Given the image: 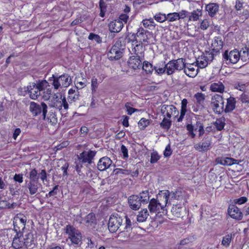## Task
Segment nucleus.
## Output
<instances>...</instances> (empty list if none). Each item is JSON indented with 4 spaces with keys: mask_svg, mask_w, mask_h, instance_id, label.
<instances>
[{
    "mask_svg": "<svg viewBox=\"0 0 249 249\" xmlns=\"http://www.w3.org/2000/svg\"><path fill=\"white\" fill-rule=\"evenodd\" d=\"M88 38L90 40H94L98 43L102 42L101 37L98 35L94 34L92 33L89 34Z\"/></svg>",
    "mask_w": 249,
    "mask_h": 249,
    "instance_id": "nucleus-48",
    "label": "nucleus"
},
{
    "mask_svg": "<svg viewBox=\"0 0 249 249\" xmlns=\"http://www.w3.org/2000/svg\"><path fill=\"white\" fill-rule=\"evenodd\" d=\"M16 233L13 238L12 246L15 249H19L24 246L23 234L20 231L16 232Z\"/></svg>",
    "mask_w": 249,
    "mask_h": 249,
    "instance_id": "nucleus-19",
    "label": "nucleus"
},
{
    "mask_svg": "<svg viewBox=\"0 0 249 249\" xmlns=\"http://www.w3.org/2000/svg\"><path fill=\"white\" fill-rule=\"evenodd\" d=\"M248 200V199L246 197L242 196L239 198L235 199L234 200V202L236 204H238L239 205H241L242 204L245 203Z\"/></svg>",
    "mask_w": 249,
    "mask_h": 249,
    "instance_id": "nucleus-61",
    "label": "nucleus"
},
{
    "mask_svg": "<svg viewBox=\"0 0 249 249\" xmlns=\"http://www.w3.org/2000/svg\"><path fill=\"white\" fill-rule=\"evenodd\" d=\"M84 221L88 227H94L97 223L95 215L92 213H89L86 216Z\"/></svg>",
    "mask_w": 249,
    "mask_h": 249,
    "instance_id": "nucleus-29",
    "label": "nucleus"
},
{
    "mask_svg": "<svg viewBox=\"0 0 249 249\" xmlns=\"http://www.w3.org/2000/svg\"><path fill=\"white\" fill-rule=\"evenodd\" d=\"M137 38V36H136V33H128L127 36L126 37V39L128 40V42H135V44L139 42Z\"/></svg>",
    "mask_w": 249,
    "mask_h": 249,
    "instance_id": "nucleus-47",
    "label": "nucleus"
},
{
    "mask_svg": "<svg viewBox=\"0 0 249 249\" xmlns=\"http://www.w3.org/2000/svg\"><path fill=\"white\" fill-rule=\"evenodd\" d=\"M68 100L71 102H74L79 99V94L77 90L70 89L68 92Z\"/></svg>",
    "mask_w": 249,
    "mask_h": 249,
    "instance_id": "nucleus-36",
    "label": "nucleus"
},
{
    "mask_svg": "<svg viewBox=\"0 0 249 249\" xmlns=\"http://www.w3.org/2000/svg\"><path fill=\"white\" fill-rule=\"evenodd\" d=\"M210 25V22L207 19H204L201 23L200 28L202 30H206Z\"/></svg>",
    "mask_w": 249,
    "mask_h": 249,
    "instance_id": "nucleus-62",
    "label": "nucleus"
},
{
    "mask_svg": "<svg viewBox=\"0 0 249 249\" xmlns=\"http://www.w3.org/2000/svg\"><path fill=\"white\" fill-rule=\"evenodd\" d=\"M194 97L196 100L197 103L200 106H203L205 99V95L202 93L198 92L195 95Z\"/></svg>",
    "mask_w": 249,
    "mask_h": 249,
    "instance_id": "nucleus-42",
    "label": "nucleus"
},
{
    "mask_svg": "<svg viewBox=\"0 0 249 249\" xmlns=\"http://www.w3.org/2000/svg\"><path fill=\"white\" fill-rule=\"evenodd\" d=\"M112 161L107 157H104L101 158L97 164V168L101 171H105L112 164Z\"/></svg>",
    "mask_w": 249,
    "mask_h": 249,
    "instance_id": "nucleus-17",
    "label": "nucleus"
},
{
    "mask_svg": "<svg viewBox=\"0 0 249 249\" xmlns=\"http://www.w3.org/2000/svg\"><path fill=\"white\" fill-rule=\"evenodd\" d=\"M121 151L123 154L124 159H126L128 157V150L124 145H122L121 147Z\"/></svg>",
    "mask_w": 249,
    "mask_h": 249,
    "instance_id": "nucleus-63",
    "label": "nucleus"
},
{
    "mask_svg": "<svg viewBox=\"0 0 249 249\" xmlns=\"http://www.w3.org/2000/svg\"><path fill=\"white\" fill-rule=\"evenodd\" d=\"M236 100L235 98L230 97L227 99V103L225 108V112H230L234 110L235 108Z\"/></svg>",
    "mask_w": 249,
    "mask_h": 249,
    "instance_id": "nucleus-31",
    "label": "nucleus"
},
{
    "mask_svg": "<svg viewBox=\"0 0 249 249\" xmlns=\"http://www.w3.org/2000/svg\"><path fill=\"white\" fill-rule=\"evenodd\" d=\"M211 145V141L210 139L206 138L202 142H199L194 145V148L200 152H206L210 149Z\"/></svg>",
    "mask_w": 249,
    "mask_h": 249,
    "instance_id": "nucleus-20",
    "label": "nucleus"
},
{
    "mask_svg": "<svg viewBox=\"0 0 249 249\" xmlns=\"http://www.w3.org/2000/svg\"><path fill=\"white\" fill-rule=\"evenodd\" d=\"M171 212L173 214L177 217H180L181 216L182 214L181 213V209H179V207H178L177 206L173 207Z\"/></svg>",
    "mask_w": 249,
    "mask_h": 249,
    "instance_id": "nucleus-51",
    "label": "nucleus"
},
{
    "mask_svg": "<svg viewBox=\"0 0 249 249\" xmlns=\"http://www.w3.org/2000/svg\"><path fill=\"white\" fill-rule=\"evenodd\" d=\"M228 212L230 216L233 219L240 220L243 218L242 212L239 209L234 205H230Z\"/></svg>",
    "mask_w": 249,
    "mask_h": 249,
    "instance_id": "nucleus-15",
    "label": "nucleus"
},
{
    "mask_svg": "<svg viewBox=\"0 0 249 249\" xmlns=\"http://www.w3.org/2000/svg\"><path fill=\"white\" fill-rule=\"evenodd\" d=\"M150 32L144 29L142 27L138 28L136 33V36L137 38H139V42L142 43L143 42H148L149 39L148 36H150Z\"/></svg>",
    "mask_w": 249,
    "mask_h": 249,
    "instance_id": "nucleus-18",
    "label": "nucleus"
},
{
    "mask_svg": "<svg viewBox=\"0 0 249 249\" xmlns=\"http://www.w3.org/2000/svg\"><path fill=\"white\" fill-rule=\"evenodd\" d=\"M154 18L155 20L160 22H162L167 20L166 16L165 14H162L161 13L156 14Z\"/></svg>",
    "mask_w": 249,
    "mask_h": 249,
    "instance_id": "nucleus-52",
    "label": "nucleus"
},
{
    "mask_svg": "<svg viewBox=\"0 0 249 249\" xmlns=\"http://www.w3.org/2000/svg\"><path fill=\"white\" fill-rule=\"evenodd\" d=\"M241 160H237L231 158H218L216 159L217 163L223 165H231L233 164H238Z\"/></svg>",
    "mask_w": 249,
    "mask_h": 249,
    "instance_id": "nucleus-23",
    "label": "nucleus"
},
{
    "mask_svg": "<svg viewBox=\"0 0 249 249\" xmlns=\"http://www.w3.org/2000/svg\"><path fill=\"white\" fill-rule=\"evenodd\" d=\"M65 231L66 233L69 235V237L72 243L75 244H78L82 239L81 234L79 231L70 225H67L65 228Z\"/></svg>",
    "mask_w": 249,
    "mask_h": 249,
    "instance_id": "nucleus-8",
    "label": "nucleus"
},
{
    "mask_svg": "<svg viewBox=\"0 0 249 249\" xmlns=\"http://www.w3.org/2000/svg\"><path fill=\"white\" fill-rule=\"evenodd\" d=\"M211 106L215 114H221L225 110L224 101L223 97L219 94H215L213 96L211 99Z\"/></svg>",
    "mask_w": 249,
    "mask_h": 249,
    "instance_id": "nucleus-6",
    "label": "nucleus"
},
{
    "mask_svg": "<svg viewBox=\"0 0 249 249\" xmlns=\"http://www.w3.org/2000/svg\"><path fill=\"white\" fill-rule=\"evenodd\" d=\"M128 202L130 208L134 210H139L142 204L138 195L130 196L128 198Z\"/></svg>",
    "mask_w": 249,
    "mask_h": 249,
    "instance_id": "nucleus-14",
    "label": "nucleus"
},
{
    "mask_svg": "<svg viewBox=\"0 0 249 249\" xmlns=\"http://www.w3.org/2000/svg\"><path fill=\"white\" fill-rule=\"evenodd\" d=\"M150 124V120L145 118H142L138 122L139 127L141 129H144Z\"/></svg>",
    "mask_w": 249,
    "mask_h": 249,
    "instance_id": "nucleus-46",
    "label": "nucleus"
},
{
    "mask_svg": "<svg viewBox=\"0 0 249 249\" xmlns=\"http://www.w3.org/2000/svg\"><path fill=\"white\" fill-rule=\"evenodd\" d=\"M175 62H174L176 68V70L180 71L185 69L186 66V63L185 62V59L183 58H178L176 60H174Z\"/></svg>",
    "mask_w": 249,
    "mask_h": 249,
    "instance_id": "nucleus-35",
    "label": "nucleus"
},
{
    "mask_svg": "<svg viewBox=\"0 0 249 249\" xmlns=\"http://www.w3.org/2000/svg\"><path fill=\"white\" fill-rule=\"evenodd\" d=\"M171 125V121L167 119L164 117L161 122L160 123V126L163 129L168 130L170 129Z\"/></svg>",
    "mask_w": 249,
    "mask_h": 249,
    "instance_id": "nucleus-44",
    "label": "nucleus"
},
{
    "mask_svg": "<svg viewBox=\"0 0 249 249\" xmlns=\"http://www.w3.org/2000/svg\"><path fill=\"white\" fill-rule=\"evenodd\" d=\"M217 53H215V52H213V50L211 53H206V55L204 56L205 58L206 59L207 62L208 61H212L214 58V55H215Z\"/></svg>",
    "mask_w": 249,
    "mask_h": 249,
    "instance_id": "nucleus-56",
    "label": "nucleus"
},
{
    "mask_svg": "<svg viewBox=\"0 0 249 249\" xmlns=\"http://www.w3.org/2000/svg\"><path fill=\"white\" fill-rule=\"evenodd\" d=\"M239 53L240 54V58L243 62H247L249 61V58L248 57V49L247 48V46H246L244 48L241 50L239 52Z\"/></svg>",
    "mask_w": 249,
    "mask_h": 249,
    "instance_id": "nucleus-41",
    "label": "nucleus"
},
{
    "mask_svg": "<svg viewBox=\"0 0 249 249\" xmlns=\"http://www.w3.org/2000/svg\"><path fill=\"white\" fill-rule=\"evenodd\" d=\"M240 100L243 103H249V96L245 93H243L240 97Z\"/></svg>",
    "mask_w": 249,
    "mask_h": 249,
    "instance_id": "nucleus-64",
    "label": "nucleus"
},
{
    "mask_svg": "<svg viewBox=\"0 0 249 249\" xmlns=\"http://www.w3.org/2000/svg\"><path fill=\"white\" fill-rule=\"evenodd\" d=\"M225 119L224 117H221L216 119L215 122H214L213 124L216 129L218 131L223 130L225 125Z\"/></svg>",
    "mask_w": 249,
    "mask_h": 249,
    "instance_id": "nucleus-34",
    "label": "nucleus"
},
{
    "mask_svg": "<svg viewBox=\"0 0 249 249\" xmlns=\"http://www.w3.org/2000/svg\"><path fill=\"white\" fill-rule=\"evenodd\" d=\"M96 152L94 151L89 150V151H84L81 153L78 159L82 160V162H88L89 164L91 163L92 160L95 156Z\"/></svg>",
    "mask_w": 249,
    "mask_h": 249,
    "instance_id": "nucleus-16",
    "label": "nucleus"
},
{
    "mask_svg": "<svg viewBox=\"0 0 249 249\" xmlns=\"http://www.w3.org/2000/svg\"><path fill=\"white\" fill-rule=\"evenodd\" d=\"M201 15V11L199 9L194 10L191 13V15L189 16V19L190 20L196 21L197 20L199 17Z\"/></svg>",
    "mask_w": 249,
    "mask_h": 249,
    "instance_id": "nucleus-45",
    "label": "nucleus"
},
{
    "mask_svg": "<svg viewBox=\"0 0 249 249\" xmlns=\"http://www.w3.org/2000/svg\"><path fill=\"white\" fill-rule=\"evenodd\" d=\"M98 83L97 80L95 78H92L91 79V90L92 93L95 92L97 88Z\"/></svg>",
    "mask_w": 249,
    "mask_h": 249,
    "instance_id": "nucleus-60",
    "label": "nucleus"
},
{
    "mask_svg": "<svg viewBox=\"0 0 249 249\" xmlns=\"http://www.w3.org/2000/svg\"><path fill=\"white\" fill-rule=\"evenodd\" d=\"M142 69L146 72H151L152 70V65L148 62L145 61L142 66Z\"/></svg>",
    "mask_w": 249,
    "mask_h": 249,
    "instance_id": "nucleus-53",
    "label": "nucleus"
},
{
    "mask_svg": "<svg viewBox=\"0 0 249 249\" xmlns=\"http://www.w3.org/2000/svg\"><path fill=\"white\" fill-rule=\"evenodd\" d=\"M232 235L231 234H228L223 237L221 244L224 247L228 248L230 246V243L231 241Z\"/></svg>",
    "mask_w": 249,
    "mask_h": 249,
    "instance_id": "nucleus-43",
    "label": "nucleus"
},
{
    "mask_svg": "<svg viewBox=\"0 0 249 249\" xmlns=\"http://www.w3.org/2000/svg\"><path fill=\"white\" fill-rule=\"evenodd\" d=\"M49 81L54 89H57L61 87L66 88L69 86L71 82V79L68 74H64L58 77L53 75Z\"/></svg>",
    "mask_w": 249,
    "mask_h": 249,
    "instance_id": "nucleus-3",
    "label": "nucleus"
},
{
    "mask_svg": "<svg viewBox=\"0 0 249 249\" xmlns=\"http://www.w3.org/2000/svg\"><path fill=\"white\" fill-rule=\"evenodd\" d=\"M160 158V156L158 155L157 151H153L151 154L150 163H156Z\"/></svg>",
    "mask_w": 249,
    "mask_h": 249,
    "instance_id": "nucleus-49",
    "label": "nucleus"
},
{
    "mask_svg": "<svg viewBox=\"0 0 249 249\" xmlns=\"http://www.w3.org/2000/svg\"><path fill=\"white\" fill-rule=\"evenodd\" d=\"M121 216L123 217V220L124 219H125V226L124 229L127 230L130 229L131 226V222L129 218L125 214H122Z\"/></svg>",
    "mask_w": 249,
    "mask_h": 249,
    "instance_id": "nucleus-54",
    "label": "nucleus"
},
{
    "mask_svg": "<svg viewBox=\"0 0 249 249\" xmlns=\"http://www.w3.org/2000/svg\"><path fill=\"white\" fill-rule=\"evenodd\" d=\"M40 178L43 183L47 181V174L45 170L40 169L38 171L36 168L32 169L29 173V181H26L27 187L29 189L31 195L36 194L39 186V178Z\"/></svg>",
    "mask_w": 249,
    "mask_h": 249,
    "instance_id": "nucleus-1",
    "label": "nucleus"
},
{
    "mask_svg": "<svg viewBox=\"0 0 249 249\" xmlns=\"http://www.w3.org/2000/svg\"><path fill=\"white\" fill-rule=\"evenodd\" d=\"M124 24L120 20H114L108 24L109 30L112 33L120 32L123 27Z\"/></svg>",
    "mask_w": 249,
    "mask_h": 249,
    "instance_id": "nucleus-24",
    "label": "nucleus"
},
{
    "mask_svg": "<svg viewBox=\"0 0 249 249\" xmlns=\"http://www.w3.org/2000/svg\"><path fill=\"white\" fill-rule=\"evenodd\" d=\"M170 192L168 190H162L157 195V200L159 203H161V206L164 209L168 200H169Z\"/></svg>",
    "mask_w": 249,
    "mask_h": 249,
    "instance_id": "nucleus-12",
    "label": "nucleus"
},
{
    "mask_svg": "<svg viewBox=\"0 0 249 249\" xmlns=\"http://www.w3.org/2000/svg\"><path fill=\"white\" fill-rule=\"evenodd\" d=\"M142 57L132 55L128 61V66L134 70L140 69L142 66Z\"/></svg>",
    "mask_w": 249,
    "mask_h": 249,
    "instance_id": "nucleus-21",
    "label": "nucleus"
},
{
    "mask_svg": "<svg viewBox=\"0 0 249 249\" xmlns=\"http://www.w3.org/2000/svg\"><path fill=\"white\" fill-rule=\"evenodd\" d=\"M142 22L143 25L145 27H147L150 25L153 26V24L154 23L153 19L151 18H150L148 19H144V20H143Z\"/></svg>",
    "mask_w": 249,
    "mask_h": 249,
    "instance_id": "nucleus-59",
    "label": "nucleus"
},
{
    "mask_svg": "<svg viewBox=\"0 0 249 249\" xmlns=\"http://www.w3.org/2000/svg\"><path fill=\"white\" fill-rule=\"evenodd\" d=\"M130 103L127 102L125 104V107L127 109V114L130 115L134 112L137 111L138 110L137 109L131 107L130 106Z\"/></svg>",
    "mask_w": 249,
    "mask_h": 249,
    "instance_id": "nucleus-58",
    "label": "nucleus"
},
{
    "mask_svg": "<svg viewBox=\"0 0 249 249\" xmlns=\"http://www.w3.org/2000/svg\"><path fill=\"white\" fill-rule=\"evenodd\" d=\"M175 61L174 60L170 61L167 64L165 65V68H166V73L168 75H171L173 74L175 70H176V68L175 65Z\"/></svg>",
    "mask_w": 249,
    "mask_h": 249,
    "instance_id": "nucleus-37",
    "label": "nucleus"
},
{
    "mask_svg": "<svg viewBox=\"0 0 249 249\" xmlns=\"http://www.w3.org/2000/svg\"><path fill=\"white\" fill-rule=\"evenodd\" d=\"M149 215L148 211L146 209H143L137 215V220L139 222H142L146 220Z\"/></svg>",
    "mask_w": 249,
    "mask_h": 249,
    "instance_id": "nucleus-38",
    "label": "nucleus"
},
{
    "mask_svg": "<svg viewBox=\"0 0 249 249\" xmlns=\"http://www.w3.org/2000/svg\"><path fill=\"white\" fill-rule=\"evenodd\" d=\"M24 246L26 249H33L36 245V239L33 234L29 232L23 236Z\"/></svg>",
    "mask_w": 249,
    "mask_h": 249,
    "instance_id": "nucleus-11",
    "label": "nucleus"
},
{
    "mask_svg": "<svg viewBox=\"0 0 249 249\" xmlns=\"http://www.w3.org/2000/svg\"><path fill=\"white\" fill-rule=\"evenodd\" d=\"M139 44L136 43L135 46L132 49V51L135 56H138L139 57L143 56V48L142 43L138 42Z\"/></svg>",
    "mask_w": 249,
    "mask_h": 249,
    "instance_id": "nucleus-32",
    "label": "nucleus"
},
{
    "mask_svg": "<svg viewBox=\"0 0 249 249\" xmlns=\"http://www.w3.org/2000/svg\"><path fill=\"white\" fill-rule=\"evenodd\" d=\"M27 221V218L25 216L18 214L14 218V231L16 232L21 231L25 229Z\"/></svg>",
    "mask_w": 249,
    "mask_h": 249,
    "instance_id": "nucleus-10",
    "label": "nucleus"
},
{
    "mask_svg": "<svg viewBox=\"0 0 249 249\" xmlns=\"http://www.w3.org/2000/svg\"><path fill=\"white\" fill-rule=\"evenodd\" d=\"M196 64L198 67L200 68H204L208 64V62L206 59H204L203 60H196Z\"/></svg>",
    "mask_w": 249,
    "mask_h": 249,
    "instance_id": "nucleus-57",
    "label": "nucleus"
},
{
    "mask_svg": "<svg viewBox=\"0 0 249 249\" xmlns=\"http://www.w3.org/2000/svg\"><path fill=\"white\" fill-rule=\"evenodd\" d=\"M55 96H56V100L54 99L53 101H52V107L58 108L59 110L61 109L62 107H63L65 109H67L69 107V105L65 97L62 98V96L60 98H59L57 95H55Z\"/></svg>",
    "mask_w": 249,
    "mask_h": 249,
    "instance_id": "nucleus-13",
    "label": "nucleus"
},
{
    "mask_svg": "<svg viewBox=\"0 0 249 249\" xmlns=\"http://www.w3.org/2000/svg\"><path fill=\"white\" fill-rule=\"evenodd\" d=\"M139 198L142 201V204H147L149 201V193L148 191L146 190L142 191L139 194Z\"/></svg>",
    "mask_w": 249,
    "mask_h": 249,
    "instance_id": "nucleus-39",
    "label": "nucleus"
},
{
    "mask_svg": "<svg viewBox=\"0 0 249 249\" xmlns=\"http://www.w3.org/2000/svg\"><path fill=\"white\" fill-rule=\"evenodd\" d=\"M183 197L182 192L180 191L170 192L169 200L172 199L181 200Z\"/></svg>",
    "mask_w": 249,
    "mask_h": 249,
    "instance_id": "nucleus-40",
    "label": "nucleus"
},
{
    "mask_svg": "<svg viewBox=\"0 0 249 249\" xmlns=\"http://www.w3.org/2000/svg\"><path fill=\"white\" fill-rule=\"evenodd\" d=\"M48 86V82L46 80L42 81L38 84L32 83L27 87V90L30 97L34 100L36 99L41 94V91L44 90Z\"/></svg>",
    "mask_w": 249,
    "mask_h": 249,
    "instance_id": "nucleus-2",
    "label": "nucleus"
},
{
    "mask_svg": "<svg viewBox=\"0 0 249 249\" xmlns=\"http://www.w3.org/2000/svg\"><path fill=\"white\" fill-rule=\"evenodd\" d=\"M124 47V44H122L120 39L117 41L108 53V58L111 60L119 59L122 56Z\"/></svg>",
    "mask_w": 249,
    "mask_h": 249,
    "instance_id": "nucleus-4",
    "label": "nucleus"
},
{
    "mask_svg": "<svg viewBox=\"0 0 249 249\" xmlns=\"http://www.w3.org/2000/svg\"><path fill=\"white\" fill-rule=\"evenodd\" d=\"M176 108L173 106H166L164 105L162 107L161 111L162 113L167 118H170L171 117L173 111L176 112Z\"/></svg>",
    "mask_w": 249,
    "mask_h": 249,
    "instance_id": "nucleus-30",
    "label": "nucleus"
},
{
    "mask_svg": "<svg viewBox=\"0 0 249 249\" xmlns=\"http://www.w3.org/2000/svg\"><path fill=\"white\" fill-rule=\"evenodd\" d=\"M148 208L150 213H158L161 212V210H164V209L161 206V203H159L156 199L152 198L149 201L148 205Z\"/></svg>",
    "mask_w": 249,
    "mask_h": 249,
    "instance_id": "nucleus-22",
    "label": "nucleus"
},
{
    "mask_svg": "<svg viewBox=\"0 0 249 249\" xmlns=\"http://www.w3.org/2000/svg\"><path fill=\"white\" fill-rule=\"evenodd\" d=\"M219 6L217 4L211 3L206 6V10L208 11L209 15L212 17H213L218 12Z\"/></svg>",
    "mask_w": 249,
    "mask_h": 249,
    "instance_id": "nucleus-28",
    "label": "nucleus"
},
{
    "mask_svg": "<svg viewBox=\"0 0 249 249\" xmlns=\"http://www.w3.org/2000/svg\"><path fill=\"white\" fill-rule=\"evenodd\" d=\"M203 125V124L200 121H197L196 124L193 125L192 124H188L186 126V129L188 131V134L192 138H194L196 137V134L194 131L198 130V126Z\"/></svg>",
    "mask_w": 249,
    "mask_h": 249,
    "instance_id": "nucleus-27",
    "label": "nucleus"
},
{
    "mask_svg": "<svg viewBox=\"0 0 249 249\" xmlns=\"http://www.w3.org/2000/svg\"><path fill=\"white\" fill-rule=\"evenodd\" d=\"M47 105L44 102L39 104L34 102H31L29 106V110L33 116H37L42 113L43 118L44 120L47 113Z\"/></svg>",
    "mask_w": 249,
    "mask_h": 249,
    "instance_id": "nucleus-5",
    "label": "nucleus"
},
{
    "mask_svg": "<svg viewBox=\"0 0 249 249\" xmlns=\"http://www.w3.org/2000/svg\"><path fill=\"white\" fill-rule=\"evenodd\" d=\"M224 86L221 82L213 83L211 85L210 89L213 92H223Z\"/></svg>",
    "mask_w": 249,
    "mask_h": 249,
    "instance_id": "nucleus-33",
    "label": "nucleus"
},
{
    "mask_svg": "<svg viewBox=\"0 0 249 249\" xmlns=\"http://www.w3.org/2000/svg\"><path fill=\"white\" fill-rule=\"evenodd\" d=\"M123 217L120 214L114 213L111 215L108 223L109 231L112 232H115L122 225Z\"/></svg>",
    "mask_w": 249,
    "mask_h": 249,
    "instance_id": "nucleus-7",
    "label": "nucleus"
},
{
    "mask_svg": "<svg viewBox=\"0 0 249 249\" xmlns=\"http://www.w3.org/2000/svg\"><path fill=\"white\" fill-rule=\"evenodd\" d=\"M196 65L194 66V63H186L184 70L185 73L189 77H194L197 74V70H196Z\"/></svg>",
    "mask_w": 249,
    "mask_h": 249,
    "instance_id": "nucleus-25",
    "label": "nucleus"
},
{
    "mask_svg": "<svg viewBox=\"0 0 249 249\" xmlns=\"http://www.w3.org/2000/svg\"><path fill=\"white\" fill-rule=\"evenodd\" d=\"M213 51L215 52V53H219L220 51L223 48V41L221 36H215L214 40L212 44Z\"/></svg>",
    "mask_w": 249,
    "mask_h": 249,
    "instance_id": "nucleus-26",
    "label": "nucleus"
},
{
    "mask_svg": "<svg viewBox=\"0 0 249 249\" xmlns=\"http://www.w3.org/2000/svg\"><path fill=\"white\" fill-rule=\"evenodd\" d=\"M223 61H225L227 64H235L240 59V54L237 50L231 51L228 52L226 51L223 54Z\"/></svg>",
    "mask_w": 249,
    "mask_h": 249,
    "instance_id": "nucleus-9",
    "label": "nucleus"
},
{
    "mask_svg": "<svg viewBox=\"0 0 249 249\" xmlns=\"http://www.w3.org/2000/svg\"><path fill=\"white\" fill-rule=\"evenodd\" d=\"M48 120L52 124H55L57 123V119L56 115L52 113L48 117Z\"/></svg>",
    "mask_w": 249,
    "mask_h": 249,
    "instance_id": "nucleus-55",
    "label": "nucleus"
},
{
    "mask_svg": "<svg viewBox=\"0 0 249 249\" xmlns=\"http://www.w3.org/2000/svg\"><path fill=\"white\" fill-rule=\"evenodd\" d=\"M178 13H169L167 15V20H168L169 21H174L178 19Z\"/></svg>",
    "mask_w": 249,
    "mask_h": 249,
    "instance_id": "nucleus-50",
    "label": "nucleus"
}]
</instances>
